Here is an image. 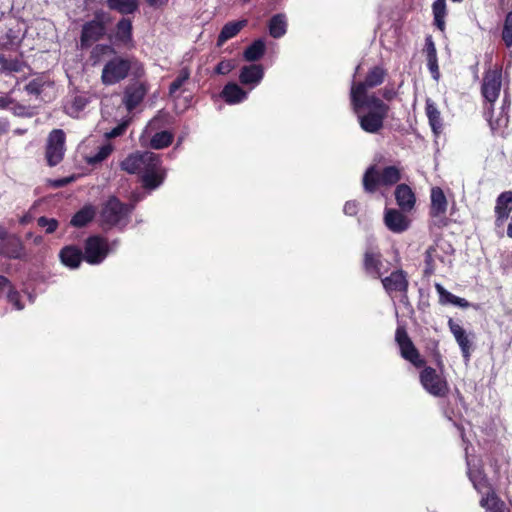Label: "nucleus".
Instances as JSON below:
<instances>
[{
    "instance_id": "obj_1",
    "label": "nucleus",
    "mask_w": 512,
    "mask_h": 512,
    "mask_svg": "<svg viewBox=\"0 0 512 512\" xmlns=\"http://www.w3.org/2000/svg\"><path fill=\"white\" fill-rule=\"evenodd\" d=\"M502 87V68L488 69L484 72L481 95L484 99V116L492 130L501 127L502 118L493 120L494 105L500 96Z\"/></svg>"
},
{
    "instance_id": "obj_2",
    "label": "nucleus",
    "mask_w": 512,
    "mask_h": 512,
    "mask_svg": "<svg viewBox=\"0 0 512 512\" xmlns=\"http://www.w3.org/2000/svg\"><path fill=\"white\" fill-rule=\"evenodd\" d=\"M402 179V168L389 165L383 168L372 164L368 166L362 176V187L366 194L373 195L381 188H390Z\"/></svg>"
},
{
    "instance_id": "obj_3",
    "label": "nucleus",
    "mask_w": 512,
    "mask_h": 512,
    "mask_svg": "<svg viewBox=\"0 0 512 512\" xmlns=\"http://www.w3.org/2000/svg\"><path fill=\"white\" fill-rule=\"evenodd\" d=\"M435 361L441 373L433 367L425 365L421 367L419 381L427 393L437 398H444L449 394L450 387L446 377L442 374L444 364L439 351L435 353Z\"/></svg>"
},
{
    "instance_id": "obj_4",
    "label": "nucleus",
    "mask_w": 512,
    "mask_h": 512,
    "mask_svg": "<svg viewBox=\"0 0 512 512\" xmlns=\"http://www.w3.org/2000/svg\"><path fill=\"white\" fill-rule=\"evenodd\" d=\"M133 210L132 205L121 202L116 196H110L102 205L100 211V225L104 230L113 227L126 226L129 215Z\"/></svg>"
},
{
    "instance_id": "obj_5",
    "label": "nucleus",
    "mask_w": 512,
    "mask_h": 512,
    "mask_svg": "<svg viewBox=\"0 0 512 512\" xmlns=\"http://www.w3.org/2000/svg\"><path fill=\"white\" fill-rule=\"evenodd\" d=\"M111 15L103 9L93 14V19L85 22L81 29L80 44L82 48H89L93 43L101 40L107 32V25L111 22Z\"/></svg>"
},
{
    "instance_id": "obj_6",
    "label": "nucleus",
    "mask_w": 512,
    "mask_h": 512,
    "mask_svg": "<svg viewBox=\"0 0 512 512\" xmlns=\"http://www.w3.org/2000/svg\"><path fill=\"white\" fill-rule=\"evenodd\" d=\"M132 68L133 59L115 56L104 65L101 73V82L105 86L120 83L128 77Z\"/></svg>"
},
{
    "instance_id": "obj_7",
    "label": "nucleus",
    "mask_w": 512,
    "mask_h": 512,
    "mask_svg": "<svg viewBox=\"0 0 512 512\" xmlns=\"http://www.w3.org/2000/svg\"><path fill=\"white\" fill-rule=\"evenodd\" d=\"M110 251L107 238L101 235H91L84 241V260L90 265L101 264Z\"/></svg>"
},
{
    "instance_id": "obj_8",
    "label": "nucleus",
    "mask_w": 512,
    "mask_h": 512,
    "mask_svg": "<svg viewBox=\"0 0 512 512\" xmlns=\"http://www.w3.org/2000/svg\"><path fill=\"white\" fill-rule=\"evenodd\" d=\"M66 134L62 129H53L46 141L45 159L47 165L54 167L58 165L64 158L66 147Z\"/></svg>"
},
{
    "instance_id": "obj_9",
    "label": "nucleus",
    "mask_w": 512,
    "mask_h": 512,
    "mask_svg": "<svg viewBox=\"0 0 512 512\" xmlns=\"http://www.w3.org/2000/svg\"><path fill=\"white\" fill-rule=\"evenodd\" d=\"M430 199L429 216L432 219V225L437 228L446 227L449 224L446 216L448 201L442 188L432 187Z\"/></svg>"
},
{
    "instance_id": "obj_10",
    "label": "nucleus",
    "mask_w": 512,
    "mask_h": 512,
    "mask_svg": "<svg viewBox=\"0 0 512 512\" xmlns=\"http://www.w3.org/2000/svg\"><path fill=\"white\" fill-rule=\"evenodd\" d=\"M395 341L400 348L401 356L416 368L426 365V360L421 357L418 349L410 339L405 327L399 326L395 332Z\"/></svg>"
},
{
    "instance_id": "obj_11",
    "label": "nucleus",
    "mask_w": 512,
    "mask_h": 512,
    "mask_svg": "<svg viewBox=\"0 0 512 512\" xmlns=\"http://www.w3.org/2000/svg\"><path fill=\"white\" fill-rule=\"evenodd\" d=\"M380 279L388 295L393 296V294L399 293L401 295V302L406 303L408 301L409 281L404 270L397 269L386 277L381 276Z\"/></svg>"
},
{
    "instance_id": "obj_12",
    "label": "nucleus",
    "mask_w": 512,
    "mask_h": 512,
    "mask_svg": "<svg viewBox=\"0 0 512 512\" xmlns=\"http://www.w3.org/2000/svg\"><path fill=\"white\" fill-rule=\"evenodd\" d=\"M350 100L353 112L359 114L364 109L389 112L390 107L382 99L375 95H367V91L360 94H354L350 91Z\"/></svg>"
},
{
    "instance_id": "obj_13",
    "label": "nucleus",
    "mask_w": 512,
    "mask_h": 512,
    "mask_svg": "<svg viewBox=\"0 0 512 512\" xmlns=\"http://www.w3.org/2000/svg\"><path fill=\"white\" fill-rule=\"evenodd\" d=\"M157 154L145 151L135 152L128 155L121 163L120 167L129 174L141 175L147 166L155 160Z\"/></svg>"
},
{
    "instance_id": "obj_14",
    "label": "nucleus",
    "mask_w": 512,
    "mask_h": 512,
    "mask_svg": "<svg viewBox=\"0 0 512 512\" xmlns=\"http://www.w3.org/2000/svg\"><path fill=\"white\" fill-rule=\"evenodd\" d=\"M149 90V84L146 81H135L126 86L123 93L122 102L126 109L131 112L136 109L144 100Z\"/></svg>"
},
{
    "instance_id": "obj_15",
    "label": "nucleus",
    "mask_w": 512,
    "mask_h": 512,
    "mask_svg": "<svg viewBox=\"0 0 512 512\" xmlns=\"http://www.w3.org/2000/svg\"><path fill=\"white\" fill-rule=\"evenodd\" d=\"M388 113L389 112L369 109L365 113L361 111L356 115L358 117L359 125L363 131L370 134H376L383 129L384 121L388 117Z\"/></svg>"
},
{
    "instance_id": "obj_16",
    "label": "nucleus",
    "mask_w": 512,
    "mask_h": 512,
    "mask_svg": "<svg viewBox=\"0 0 512 512\" xmlns=\"http://www.w3.org/2000/svg\"><path fill=\"white\" fill-rule=\"evenodd\" d=\"M165 179V170L162 168V161L159 155L146 167L141 174L143 188L154 190L159 187Z\"/></svg>"
},
{
    "instance_id": "obj_17",
    "label": "nucleus",
    "mask_w": 512,
    "mask_h": 512,
    "mask_svg": "<svg viewBox=\"0 0 512 512\" xmlns=\"http://www.w3.org/2000/svg\"><path fill=\"white\" fill-rule=\"evenodd\" d=\"M512 212V190L501 192L495 201L494 207V225L495 228H502L505 222L510 218Z\"/></svg>"
},
{
    "instance_id": "obj_18",
    "label": "nucleus",
    "mask_w": 512,
    "mask_h": 512,
    "mask_svg": "<svg viewBox=\"0 0 512 512\" xmlns=\"http://www.w3.org/2000/svg\"><path fill=\"white\" fill-rule=\"evenodd\" d=\"M386 76V69H384L382 66H373L367 72L364 81L357 83L353 82L351 90H354V94L364 93L368 89L381 85L384 82Z\"/></svg>"
},
{
    "instance_id": "obj_19",
    "label": "nucleus",
    "mask_w": 512,
    "mask_h": 512,
    "mask_svg": "<svg viewBox=\"0 0 512 512\" xmlns=\"http://www.w3.org/2000/svg\"><path fill=\"white\" fill-rule=\"evenodd\" d=\"M363 269L365 273L374 278L378 279L383 276L382 267V254L381 252L373 247H368L363 254Z\"/></svg>"
},
{
    "instance_id": "obj_20",
    "label": "nucleus",
    "mask_w": 512,
    "mask_h": 512,
    "mask_svg": "<svg viewBox=\"0 0 512 512\" xmlns=\"http://www.w3.org/2000/svg\"><path fill=\"white\" fill-rule=\"evenodd\" d=\"M448 327L460 347L462 357L469 361L473 351V343L465 329L456 323L452 318L448 320Z\"/></svg>"
},
{
    "instance_id": "obj_21",
    "label": "nucleus",
    "mask_w": 512,
    "mask_h": 512,
    "mask_svg": "<svg viewBox=\"0 0 512 512\" xmlns=\"http://www.w3.org/2000/svg\"><path fill=\"white\" fill-rule=\"evenodd\" d=\"M109 39H114V43L117 45H122L127 48L133 47V25L131 19L126 17L121 18L116 24L114 34L110 36Z\"/></svg>"
},
{
    "instance_id": "obj_22",
    "label": "nucleus",
    "mask_w": 512,
    "mask_h": 512,
    "mask_svg": "<svg viewBox=\"0 0 512 512\" xmlns=\"http://www.w3.org/2000/svg\"><path fill=\"white\" fill-rule=\"evenodd\" d=\"M0 255L8 259H23L25 257V247L21 239L8 233L5 239L0 242Z\"/></svg>"
},
{
    "instance_id": "obj_23",
    "label": "nucleus",
    "mask_w": 512,
    "mask_h": 512,
    "mask_svg": "<svg viewBox=\"0 0 512 512\" xmlns=\"http://www.w3.org/2000/svg\"><path fill=\"white\" fill-rule=\"evenodd\" d=\"M401 209L387 208L384 212V223L394 233H402L409 228L410 220Z\"/></svg>"
},
{
    "instance_id": "obj_24",
    "label": "nucleus",
    "mask_w": 512,
    "mask_h": 512,
    "mask_svg": "<svg viewBox=\"0 0 512 512\" xmlns=\"http://www.w3.org/2000/svg\"><path fill=\"white\" fill-rule=\"evenodd\" d=\"M394 196L397 205L404 212H410L414 209L416 203V196L412 188L405 184H398L394 191Z\"/></svg>"
},
{
    "instance_id": "obj_25",
    "label": "nucleus",
    "mask_w": 512,
    "mask_h": 512,
    "mask_svg": "<svg viewBox=\"0 0 512 512\" xmlns=\"http://www.w3.org/2000/svg\"><path fill=\"white\" fill-rule=\"evenodd\" d=\"M59 259L64 266L70 269H77L84 260V254L78 246L66 245L61 248Z\"/></svg>"
},
{
    "instance_id": "obj_26",
    "label": "nucleus",
    "mask_w": 512,
    "mask_h": 512,
    "mask_svg": "<svg viewBox=\"0 0 512 512\" xmlns=\"http://www.w3.org/2000/svg\"><path fill=\"white\" fill-rule=\"evenodd\" d=\"M423 52L426 55L427 67L432 75V78L438 81L440 78V71L438 65L437 50L431 35H427L425 37Z\"/></svg>"
},
{
    "instance_id": "obj_27",
    "label": "nucleus",
    "mask_w": 512,
    "mask_h": 512,
    "mask_svg": "<svg viewBox=\"0 0 512 512\" xmlns=\"http://www.w3.org/2000/svg\"><path fill=\"white\" fill-rule=\"evenodd\" d=\"M264 77V69L260 64L243 66L239 74V81L243 85H257Z\"/></svg>"
},
{
    "instance_id": "obj_28",
    "label": "nucleus",
    "mask_w": 512,
    "mask_h": 512,
    "mask_svg": "<svg viewBox=\"0 0 512 512\" xmlns=\"http://www.w3.org/2000/svg\"><path fill=\"white\" fill-rule=\"evenodd\" d=\"M248 24L247 19H242L238 21H230L227 22L221 29L218 37H217V47H221L227 42L229 39L234 38L238 35V33L246 27Z\"/></svg>"
},
{
    "instance_id": "obj_29",
    "label": "nucleus",
    "mask_w": 512,
    "mask_h": 512,
    "mask_svg": "<svg viewBox=\"0 0 512 512\" xmlns=\"http://www.w3.org/2000/svg\"><path fill=\"white\" fill-rule=\"evenodd\" d=\"M425 113L428 118L429 125L435 136H438L443 129V123L440 111L438 110L435 102L430 98L425 102Z\"/></svg>"
},
{
    "instance_id": "obj_30",
    "label": "nucleus",
    "mask_w": 512,
    "mask_h": 512,
    "mask_svg": "<svg viewBox=\"0 0 512 512\" xmlns=\"http://www.w3.org/2000/svg\"><path fill=\"white\" fill-rule=\"evenodd\" d=\"M221 97L227 104H238L247 98V92L238 84L229 82L222 89Z\"/></svg>"
},
{
    "instance_id": "obj_31",
    "label": "nucleus",
    "mask_w": 512,
    "mask_h": 512,
    "mask_svg": "<svg viewBox=\"0 0 512 512\" xmlns=\"http://www.w3.org/2000/svg\"><path fill=\"white\" fill-rule=\"evenodd\" d=\"M287 17L283 13L273 15L268 22V31L271 37L278 39L287 32Z\"/></svg>"
},
{
    "instance_id": "obj_32",
    "label": "nucleus",
    "mask_w": 512,
    "mask_h": 512,
    "mask_svg": "<svg viewBox=\"0 0 512 512\" xmlns=\"http://www.w3.org/2000/svg\"><path fill=\"white\" fill-rule=\"evenodd\" d=\"M96 211L92 205H85L71 218L70 225L76 228L87 226L95 218Z\"/></svg>"
},
{
    "instance_id": "obj_33",
    "label": "nucleus",
    "mask_w": 512,
    "mask_h": 512,
    "mask_svg": "<svg viewBox=\"0 0 512 512\" xmlns=\"http://www.w3.org/2000/svg\"><path fill=\"white\" fill-rule=\"evenodd\" d=\"M481 507L485 508L488 512H509L506 508L505 503L497 496L494 490L490 489V491L486 494L485 497H482L480 500Z\"/></svg>"
},
{
    "instance_id": "obj_34",
    "label": "nucleus",
    "mask_w": 512,
    "mask_h": 512,
    "mask_svg": "<svg viewBox=\"0 0 512 512\" xmlns=\"http://www.w3.org/2000/svg\"><path fill=\"white\" fill-rule=\"evenodd\" d=\"M106 5L110 10L128 15L139 9V0H106Z\"/></svg>"
},
{
    "instance_id": "obj_35",
    "label": "nucleus",
    "mask_w": 512,
    "mask_h": 512,
    "mask_svg": "<svg viewBox=\"0 0 512 512\" xmlns=\"http://www.w3.org/2000/svg\"><path fill=\"white\" fill-rule=\"evenodd\" d=\"M266 52V43L262 38L254 40L243 52V57L248 62L260 60Z\"/></svg>"
},
{
    "instance_id": "obj_36",
    "label": "nucleus",
    "mask_w": 512,
    "mask_h": 512,
    "mask_svg": "<svg viewBox=\"0 0 512 512\" xmlns=\"http://www.w3.org/2000/svg\"><path fill=\"white\" fill-rule=\"evenodd\" d=\"M432 13L434 25L441 32H444L446 29L445 18L447 16L446 0H435L432 4Z\"/></svg>"
},
{
    "instance_id": "obj_37",
    "label": "nucleus",
    "mask_w": 512,
    "mask_h": 512,
    "mask_svg": "<svg viewBox=\"0 0 512 512\" xmlns=\"http://www.w3.org/2000/svg\"><path fill=\"white\" fill-rule=\"evenodd\" d=\"M90 98L86 94H77L66 106V113L71 117H78L89 104Z\"/></svg>"
},
{
    "instance_id": "obj_38",
    "label": "nucleus",
    "mask_w": 512,
    "mask_h": 512,
    "mask_svg": "<svg viewBox=\"0 0 512 512\" xmlns=\"http://www.w3.org/2000/svg\"><path fill=\"white\" fill-rule=\"evenodd\" d=\"M435 258L439 261L444 262V257L436 254L435 246L430 245L424 255V270L423 275L425 277L432 276L436 271Z\"/></svg>"
},
{
    "instance_id": "obj_39",
    "label": "nucleus",
    "mask_w": 512,
    "mask_h": 512,
    "mask_svg": "<svg viewBox=\"0 0 512 512\" xmlns=\"http://www.w3.org/2000/svg\"><path fill=\"white\" fill-rule=\"evenodd\" d=\"M190 76L191 71L188 67L181 68L176 78L169 85V96L176 97V93L189 81Z\"/></svg>"
},
{
    "instance_id": "obj_40",
    "label": "nucleus",
    "mask_w": 512,
    "mask_h": 512,
    "mask_svg": "<svg viewBox=\"0 0 512 512\" xmlns=\"http://www.w3.org/2000/svg\"><path fill=\"white\" fill-rule=\"evenodd\" d=\"M174 139V135L169 131L155 133L150 139V147L156 150L169 147Z\"/></svg>"
},
{
    "instance_id": "obj_41",
    "label": "nucleus",
    "mask_w": 512,
    "mask_h": 512,
    "mask_svg": "<svg viewBox=\"0 0 512 512\" xmlns=\"http://www.w3.org/2000/svg\"><path fill=\"white\" fill-rule=\"evenodd\" d=\"M114 150V146L111 143H106L100 146L97 152L93 155L86 157V162L89 165H96L107 159Z\"/></svg>"
},
{
    "instance_id": "obj_42",
    "label": "nucleus",
    "mask_w": 512,
    "mask_h": 512,
    "mask_svg": "<svg viewBox=\"0 0 512 512\" xmlns=\"http://www.w3.org/2000/svg\"><path fill=\"white\" fill-rule=\"evenodd\" d=\"M501 37L507 48L512 47V10L505 16Z\"/></svg>"
},
{
    "instance_id": "obj_43",
    "label": "nucleus",
    "mask_w": 512,
    "mask_h": 512,
    "mask_svg": "<svg viewBox=\"0 0 512 512\" xmlns=\"http://www.w3.org/2000/svg\"><path fill=\"white\" fill-rule=\"evenodd\" d=\"M115 49L108 44H96L91 51V59L94 63H97L101 60L102 56L115 54Z\"/></svg>"
},
{
    "instance_id": "obj_44",
    "label": "nucleus",
    "mask_w": 512,
    "mask_h": 512,
    "mask_svg": "<svg viewBox=\"0 0 512 512\" xmlns=\"http://www.w3.org/2000/svg\"><path fill=\"white\" fill-rule=\"evenodd\" d=\"M0 68L8 72H19L22 69L21 62L16 58H7L0 54Z\"/></svg>"
},
{
    "instance_id": "obj_45",
    "label": "nucleus",
    "mask_w": 512,
    "mask_h": 512,
    "mask_svg": "<svg viewBox=\"0 0 512 512\" xmlns=\"http://www.w3.org/2000/svg\"><path fill=\"white\" fill-rule=\"evenodd\" d=\"M130 123H131V118L123 119L116 127H114L109 132L105 133V135H104L105 138L107 140H109V139H114V138L122 136L126 132Z\"/></svg>"
},
{
    "instance_id": "obj_46",
    "label": "nucleus",
    "mask_w": 512,
    "mask_h": 512,
    "mask_svg": "<svg viewBox=\"0 0 512 512\" xmlns=\"http://www.w3.org/2000/svg\"><path fill=\"white\" fill-rule=\"evenodd\" d=\"M37 224L39 227L45 228L46 234L54 233L58 226L59 222L55 218H48L46 216H41L37 219Z\"/></svg>"
},
{
    "instance_id": "obj_47",
    "label": "nucleus",
    "mask_w": 512,
    "mask_h": 512,
    "mask_svg": "<svg viewBox=\"0 0 512 512\" xmlns=\"http://www.w3.org/2000/svg\"><path fill=\"white\" fill-rule=\"evenodd\" d=\"M435 289L439 294V302L441 304L452 303L453 298L455 297L454 294L447 291L440 283L435 284Z\"/></svg>"
},
{
    "instance_id": "obj_48",
    "label": "nucleus",
    "mask_w": 512,
    "mask_h": 512,
    "mask_svg": "<svg viewBox=\"0 0 512 512\" xmlns=\"http://www.w3.org/2000/svg\"><path fill=\"white\" fill-rule=\"evenodd\" d=\"M44 82L41 79H33L25 86V90L29 94L40 95L43 91Z\"/></svg>"
},
{
    "instance_id": "obj_49",
    "label": "nucleus",
    "mask_w": 512,
    "mask_h": 512,
    "mask_svg": "<svg viewBox=\"0 0 512 512\" xmlns=\"http://www.w3.org/2000/svg\"><path fill=\"white\" fill-rule=\"evenodd\" d=\"M234 67L235 66L232 60H222L216 65L214 72L218 75H226L230 73Z\"/></svg>"
},
{
    "instance_id": "obj_50",
    "label": "nucleus",
    "mask_w": 512,
    "mask_h": 512,
    "mask_svg": "<svg viewBox=\"0 0 512 512\" xmlns=\"http://www.w3.org/2000/svg\"><path fill=\"white\" fill-rule=\"evenodd\" d=\"M10 289L7 294L8 301L13 304L16 309L21 310L23 308V305L21 303V296L17 290H15L12 285L10 284Z\"/></svg>"
},
{
    "instance_id": "obj_51",
    "label": "nucleus",
    "mask_w": 512,
    "mask_h": 512,
    "mask_svg": "<svg viewBox=\"0 0 512 512\" xmlns=\"http://www.w3.org/2000/svg\"><path fill=\"white\" fill-rule=\"evenodd\" d=\"M432 246L439 248L445 255H453L455 252L453 245L443 239H437Z\"/></svg>"
},
{
    "instance_id": "obj_52",
    "label": "nucleus",
    "mask_w": 512,
    "mask_h": 512,
    "mask_svg": "<svg viewBox=\"0 0 512 512\" xmlns=\"http://www.w3.org/2000/svg\"><path fill=\"white\" fill-rule=\"evenodd\" d=\"M510 103L511 102H510L509 97L505 96L504 99H503V102H502L500 116L498 117V118H502L501 127L502 126H506L508 121H509L508 111H509V108H510Z\"/></svg>"
},
{
    "instance_id": "obj_53",
    "label": "nucleus",
    "mask_w": 512,
    "mask_h": 512,
    "mask_svg": "<svg viewBox=\"0 0 512 512\" xmlns=\"http://www.w3.org/2000/svg\"><path fill=\"white\" fill-rule=\"evenodd\" d=\"M75 180L74 176L54 179L50 182L51 186L54 188H62L72 183Z\"/></svg>"
},
{
    "instance_id": "obj_54",
    "label": "nucleus",
    "mask_w": 512,
    "mask_h": 512,
    "mask_svg": "<svg viewBox=\"0 0 512 512\" xmlns=\"http://www.w3.org/2000/svg\"><path fill=\"white\" fill-rule=\"evenodd\" d=\"M343 211L346 215L354 216L358 212V202L356 201H347L344 205Z\"/></svg>"
},
{
    "instance_id": "obj_55",
    "label": "nucleus",
    "mask_w": 512,
    "mask_h": 512,
    "mask_svg": "<svg viewBox=\"0 0 512 512\" xmlns=\"http://www.w3.org/2000/svg\"><path fill=\"white\" fill-rule=\"evenodd\" d=\"M131 71H132V75L135 78H140V77L144 76V74H145V69H144L143 65L136 60L135 61L133 60V68Z\"/></svg>"
},
{
    "instance_id": "obj_56",
    "label": "nucleus",
    "mask_w": 512,
    "mask_h": 512,
    "mask_svg": "<svg viewBox=\"0 0 512 512\" xmlns=\"http://www.w3.org/2000/svg\"><path fill=\"white\" fill-rule=\"evenodd\" d=\"M381 94H382V97L387 101H392L397 95L394 88H388V87H385L382 90Z\"/></svg>"
},
{
    "instance_id": "obj_57",
    "label": "nucleus",
    "mask_w": 512,
    "mask_h": 512,
    "mask_svg": "<svg viewBox=\"0 0 512 512\" xmlns=\"http://www.w3.org/2000/svg\"><path fill=\"white\" fill-rule=\"evenodd\" d=\"M451 304L461 307V308H468L470 306V303L466 299L458 297L456 295L453 298V301Z\"/></svg>"
},
{
    "instance_id": "obj_58",
    "label": "nucleus",
    "mask_w": 512,
    "mask_h": 512,
    "mask_svg": "<svg viewBox=\"0 0 512 512\" xmlns=\"http://www.w3.org/2000/svg\"><path fill=\"white\" fill-rule=\"evenodd\" d=\"M9 131V122L7 119L0 118V135L6 134Z\"/></svg>"
},
{
    "instance_id": "obj_59",
    "label": "nucleus",
    "mask_w": 512,
    "mask_h": 512,
    "mask_svg": "<svg viewBox=\"0 0 512 512\" xmlns=\"http://www.w3.org/2000/svg\"><path fill=\"white\" fill-rule=\"evenodd\" d=\"M150 7H161L168 3L169 0H145Z\"/></svg>"
},
{
    "instance_id": "obj_60",
    "label": "nucleus",
    "mask_w": 512,
    "mask_h": 512,
    "mask_svg": "<svg viewBox=\"0 0 512 512\" xmlns=\"http://www.w3.org/2000/svg\"><path fill=\"white\" fill-rule=\"evenodd\" d=\"M10 284H11V282L7 277L0 275V290L4 289L5 287L10 286Z\"/></svg>"
},
{
    "instance_id": "obj_61",
    "label": "nucleus",
    "mask_w": 512,
    "mask_h": 512,
    "mask_svg": "<svg viewBox=\"0 0 512 512\" xmlns=\"http://www.w3.org/2000/svg\"><path fill=\"white\" fill-rule=\"evenodd\" d=\"M9 232L3 226H0V242H2Z\"/></svg>"
},
{
    "instance_id": "obj_62",
    "label": "nucleus",
    "mask_w": 512,
    "mask_h": 512,
    "mask_svg": "<svg viewBox=\"0 0 512 512\" xmlns=\"http://www.w3.org/2000/svg\"><path fill=\"white\" fill-rule=\"evenodd\" d=\"M509 219H510V221L507 226V236L509 238H512V216Z\"/></svg>"
},
{
    "instance_id": "obj_63",
    "label": "nucleus",
    "mask_w": 512,
    "mask_h": 512,
    "mask_svg": "<svg viewBox=\"0 0 512 512\" xmlns=\"http://www.w3.org/2000/svg\"><path fill=\"white\" fill-rule=\"evenodd\" d=\"M7 105H8V101H7V99H6V98H4V97H1V98H0V108H6V107H7Z\"/></svg>"
},
{
    "instance_id": "obj_64",
    "label": "nucleus",
    "mask_w": 512,
    "mask_h": 512,
    "mask_svg": "<svg viewBox=\"0 0 512 512\" xmlns=\"http://www.w3.org/2000/svg\"><path fill=\"white\" fill-rule=\"evenodd\" d=\"M20 223H21V224H26V223H28V218H27V216L22 217V218L20 219Z\"/></svg>"
}]
</instances>
